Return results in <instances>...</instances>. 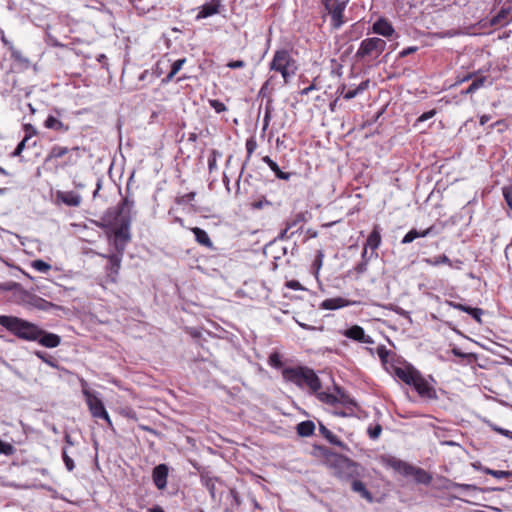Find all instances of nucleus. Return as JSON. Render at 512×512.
I'll list each match as a JSON object with an SVG mask.
<instances>
[{
	"label": "nucleus",
	"mask_w": 512,
	"mask_h": 512,
	"mask_svg": "<svg viewBox=\"0 0 512 512\" xmlns=\"http://www.w3.org/2000/svg\"><path fill=\"white\" fill-rule=\"evenodd\" d=\"M385 48V40L377 37L366 38L360 43V47L356 52V57L360 59H376L385 50Z\"/></svg>",
	"instance_id": "nucleus-6"
},
{
	"label": "nucleus",
	"mask_w": 512,
	"mask_h": 512,
	"mask_svg": "<svg viewBox=\"0 0 512 512\" xmlns=\"http://www.w3.org/2000/svg\"><path fill=\"white\" fill-rule=\"evenodd\" d=\"M286 381L292 382L300 388L307 387L311 393H316L321 388V382L316 373L308 367H288L282 372Z\"/></svg>",
	"instance_id": "nucleus-1"
},
{
	"label": "nucleus",
	"mask_w": 512,
	"mask_h": 512,
	"mask_svg": "<svg viewBox=\"0 0 512 512\" xmlns=\"http://www.w3.org/2000/svg\"><path fill=\"white\" fill-rule=\"evenodd\" d=\"M57 200L70 207H78L81 203V196L74 191H58Z\"/></svg>",
	"instance_id": "nucleus-20"
},
{
	"label": "nucleus",
	"mask_w": 512,
	"mask_h": 512,
	"mask_svg": "<svg viewBox=\"0 0 512 512\" xmlns=\"http://www.w3.org/2000/svg\"><path fill=\"white\" fill-rule=\"evenodd\" d=\"M350 304H351L350 301H348L344 298H341V297H337V298H329V299L324 300L321 303L320 307L325 310H335V309L349 306Z\"/></svg>",
	"instance_id": "nucleus-28"
},
{
	"label": "nucleus",
	"mask_w": 512,
	"mask_h": 512,
	"mask_svg": "<svg viewBox=\"0 0 512 512\" xmlns=\"http://www.w3.org/2000/svg\"><path fill=\"white\" fill-rule=\"evenodd\" d=\"M483 472L487 475H491L497 479L509 478L512 477V471H504V470H493L490 468H484Z\"/></svg>",
	"instance_id": "nucleus-41"
},
{
	"label": "nucleus",
	"mask_w": 512,
	"mask_h": 512,
	"mask_svg": "<svg viewBox=\"0 0 512 512\" xmlns=\"http://www.w3.org/2000/svg\"><path fill=\"white\" fill-rule=\"evenodd\" d=\"M185 62H186L185 58L176 60L172 64V67H171L172 74H177L180 71V69L182 68V66L184 65Z\"/></svg>",
	"instance_id": "nucleus-57"
},
{
	"label": "nucleus",
	"mask_w": 512,
	"mask_h": 512,
	"mask_svg": "<svg viewBox=\"0 0 512 512\" xmlns=\"http://www.w3.org/2000/svg\"><path fill=\"white\" fill-rule=\"evenodd\" d=\"M34 341L47 348H55L61 342V337L54 333H49L34 325Z\"/></svg>",
	"instance_id": "nucleus-12"
},
{
	"label": "nucleus",
	"mask_w": 512,
	"mask_h": 512,
	"mask_svg": "<svg viewBox=\"0 0 512 512\" xmlns=\"http://www.w3.org/2000/svg\"><path fill=\"white\" fill-rule=\"evenodd\" d=\"M196 196V193L195 192H190V193H187L185 195H182V196H179L176 198V203L178 205H184L192 200H194Z\"/></svg>",
	"instance_id": "nucleus-51"
},
{
	"label": "nucleus",
	"mask_w": 512,
	"mask_h": 512,
	"mask_svg": "<svg viewBox=\"0 0 512 512\" xmlns=\"http://www.w3.org/2000/svg\"><path fill=\"white\" fill-rule=\"evenodd\" d=\"M485 81H486V77L482 76V77H479L477 79H475L471 85L473 86V88H475V90L477 91L478 89H480L481 87L484 86L485 84Z\"/></svg>",
	"instance_id": "nucleus-59"
},
{
	"label": "nucleus",
	"mask_w": 512,
	"mask_h": 512,
	"mask_svg": "<svg viewBox=\"0 0 512 512\" xmlns=\"http://www.w3.org/2000/svg\"><path fill=\"white\" fill-rule=\"evenodd\" d=\"M392 368L394 375L397 376L407 385H411L412 383H414V379L419 373V371L414 369L412 366H406L404 368L392 366Z\"/></svg>",
	"instance_id": "nucleus-18"
},
{
	"label": "nucleus",
	"mask_w": 512,
	"mask_h": 512,
	"mask_svg": "<svg viewBox=\"0 0 512 512\" xmlns=\"http://www.w3.org/2000/svg\"><path fill=\"white\" fill-rule=\"evenodd\" d=\"M117 225L118 227L115 229L111 241L115 251L124 254L126 245L131 239L129 232L130 220L126 218L124 223H118Z\"/></svg>",
	"instance_id": "nucleus-8"
},
{
	"label": "nucleus",
	"mask_w": 512,
	"mask_h": 512,
	"mask_svg": "<svg viewBox=\"0 0 512 512\" xmlns=\"http://www.w3.org/2000/svg\"><path fill=\"white\" fill-rule=\"evenodd\" d=\"M54 307L55 306L52 303H50L40 297L34 296V309L36 308V309H40V310H47L49 308H54Z\"/></svg>",
	"instance_id": "nucleus-44"
},
{
	"label": "nucleus",
	"mask_w": 512,
	"mask_h": 512,
	"mask_svg": "<svg viewBox=\"0 0 512 512\" xmlns=\"http://www.w3.org/2000/svg\"><path fill=\"white\" fill-rule=\"evenodd\" d=\"M51 269V265L43 260H34V270L40 273H47Z\"/></svg>",
	"instance_id": "nucleus-46"
},
{
	"label": "nucleus",
	"mask_w": 512,
	"mask_h": 512,
	"mask_svg": "<svg viewBox=\"0 0 512 512\" xmlns=\"http://www.w3.org/2000/svg\"><path fill=\"white\" fill-rule=\"evenodd\" d=\"M262 161L270 167V169L275 173L277 178L282 179V180L290 179L292 173L281 171L278 164L275 161H273L269 156L263 157Z\"/></svg>",
	"instance_id": "nucleus-31"
},
{
	"label": "nucleus",
	"mask_w": 512,
	"mask_h": 512,
	"mask_svg": "<svg viewBox=\"0 0 512 512\" xmlns=\"http://www.w3.org/2000/svg\"><path fill=\"white\" fill-rule=\"evenodd\" d=\"M438 232L436 231L435 226H430L423 231H418L416 229H411L401 240L402 244H409L413 242L415 239L420 237H427L430 235H436Z\"/></svg>",
	"instance_id": "nucleus-19"
},
{
	"label": "nucleus",
	"mask_w": 512,
	"mask_h": 512,
	"mask_svg": "<svg viewBox=\"0 0 512 512\" xmlns=\"http://www.w3.org/2000/svg\"><path fill=\"white\" fill-rule=\"evenodd\" d=\"M44 126L47 129L66 132L68 131V126L64 125L58 118L55 116L49 115L47 119L44 121Z\"/></svg>",
	"instance_id": "nucleus-35"
},
{
	"label": "nucleus",
	"mask_w": 512,
	"mask_h": 512,
	"mask_svg": "<svg viewBox=\"0 0 512 512\" xmlns=\"http://www.w3.org/2000/svg\"><path fill=\"white\" fill-rule=\"evenodd\" d=\"M319 432L320 434L331 444L336 445L344 450H348V447L345 443L339 440L325 425L319 422Z\"/></svg>",
	"instance_id": "nucleus-26"
},
{
	"label": "nucleus",
	"mask_w": 512,
	"mask_h": 512,
	"mask_svg": "<svg viewBox=\"0 0 512 512\" xmlns=\"http://www.w3.org/2000/svg\"><path fill=\"white\" fill-rule=\"evenodd\" d=\"M0 325L15 336L32 340V324L14 316L0 315Z\"/></svg>",
	"instance_id": "nucleus-4"
},
{
	"label": "nucleus",
	"mask_w": 512,
	"mask_h": 512,
	"mask_svg": "<svg viewBox=\"0 0 512 512\" xmlns=\"http://www.w3.org/2000/svg\"><path fill=\"white\" fill-rule=\"evenodd\" d=\"M350 304H351L350 301H348L344 298H341V297H337V298H329V299L324 300L321 303L320 307L325 310H335V309L349 306Z\"/></svg>",
	"instance_id": "nucleus-27"
},
{
	"label": "nucleus",
	"mask_w": 512,
	"mask_h": 512,
	"mask_svg": "<svg viewBox=\"0 0 512 512\" xmlns=\"http://www.w3.org/2000/svg\"><path fill=\"white\" fill-rule=\"evenodd\" d=\"M0 325L15 336L32 340V324L14 316L0 315Z\"/></svg>",
	"instance_id": "nucleus-5"
},
{
	"label": "nucleus",
	"mask_w": 512,
	"mask_h": 512,
	"mask_svg": "<svg viewBox=\"0 0 512 512\" xmlns=\"http://www.w3.org/2000/svg\"><path fill=\"white\" fill-rule=\"evenodd\" d=\"M325 9L330 18L334 29H339L344 24V11L346 9V0H324Z\"/></svg>",
	"instance_id": "nucleus-7"
},
{
	"label": "nucleus",
	"mask_w": 512,
	"mask_h": 512,
	"mask_svg": "<svg viewBox=\"0 0 512 512\" xmlns=\"http://www.w3.org/2000/svg\"><path fill=\"white\" fill-rule=\"evenodd\" d=\"M270 119H271V111L269 110V108H266V112H265L264 119H263V128H262L263 132H265L266 129L268 128Z\"/></svg>",
	"instance_id": "nucleus-60"
},
{
	"label": "nucleus",
	"mask_w": 512,
	"mask_h": 512,
	"mask_svg": "<svg viewBox=\"0 0 512 512\" xmlns=\"http://www.w3.org/2000/svg\"><path fill=\"white\" fill-rule=\"evenodd\" d=\"M368 86H369V81L366 80V81L361 82L354 89L346 90V86L342 85L341 87L338 88V92H340V94L343 95V97L346 100H350V99L356 97L358 94L362 93L364 90H366L368 88Z\"/></svg>",
	"instance_id": "nucleus-25"
},
{
	"label": "nucleus",
	"mask_w": 512,
	"mask_h": 512,
	"mask_svg": "<svg viewBox=\"0 0 512 512\" xmlns=\"http://www.w3.org/2000/svg\"><path fill=\"white\" fill-rule=\"evenodd\" d=\"M222 3L221 0H211L209 3H206L199 7L198 14L196 15V20L204 19L220 12V7Z\"/></svg>",
	"instance_id": "nucleus-17"
},
{
	"label": "nucleus",
	"mask_w": 512,
	"mask_h": 512,
	"mask_svg": "<svg viewBox=\"0 0 512 512\" xmlns=\"http://www.w3.org/2000/svg\"><path fill=\"white\" fill-rule=\"evenodd\" d=\"M257 148V142L253 137H250L246 141V150L248 157H250Z\"/></svg>",
	"instance_id": "nucleus-56"
},
{
	"label": "nucleus",
	"mask_w": 512,
	"mask_h": 512,
	"mask_svg": "<svg viewBox=\"0 0 512 512\" xmlns=\"http://www.w3.org/2000/svg\"><path fill=\"white\" fill-rule=\"evenodd\" d=\"M416 50H417V47H414V46L407 47V48L403 49V50L400 52L399 56H400L401 58L406 57V56H408L409 54L414 53Z\"/></svg>",
	"instance_id": "nucleus-63"
},
{
	"label": "nucleus",
	"mask_w": 512,
	"mask_h": 512,
	"mask_svg": "<svg viewBox=\"0 0 512 512\" xmlns=\"http://www.w3.org/2000/svg\"><path fill=\"white\" fill-rule=\"evenodd\" d=\"M424 262L431 266H438L440 264L453 265L452 261L445 254L438 255L434 258H426Z\"/></svg>",
	"instance_id": "nucleus-39"
},
{
	"label": "nucleus",
	"mask_w": 512,
	"mask_h": 512,
	"mask_svg": "<svg viewBox=\"0 0 512 512\" xmlns=\"http://www.w3.org/2000/svg\"><path fill=\"white\" fill-rule=\"evenodd\" d=\"M503 196L508 207L512 210V185L503 188Z\"/></svg>",
	"instance_id": "nucleus-55"
},
{
	"label": "nucleus",
	"mask_w": 512,
	"mask_h": 512,
	"mask_svg": "<svg viewBox=\"0 0 512 512\" xmlns=\"http://www.w3.org/2000/svg\"><path fill=\"white\" fill-rule=\"evenodd\" d=\"M270 70L279 72L282 75L284 84H288L297 72L296 60L291 56L290 52L281 49L274 53L272 61L269 65Z\"/></svg>",
	"instance_id": "nucleus-2"
},
{
	"label": "nucleus",
	"mask_w": 512,
	"mask_h": 512,
	"mask_svg": "<svg viewBox=\"0 0 512 512\" xmlns=\"http://www.w3.org/2000/svg\"><path fill=\"white\" fill-rule=\"evenodd\" d=\"M0 290L11 292L9 300L14 303L21 304L30 302V294L23 290L21 285L16 282L0 283Z\"/></svg>",
	"instance_id": "nucleus-11"
},
{
	"label": "nucleus",
	"mask_w": 512,
	"mask_h": 512,
	"mask_svg": "<svg viewBox=\"0 0 512 512\" xmlns=\"http://www.w3.org/2000/svg\"><path fill=\"white\" fill-rule=\"evenodd\" d=\"M268 362L275 368H280L282 366L280 355L277 352L270 354Z\"/></svg>",
	"instance_id": "nucleus-54"
},
{
	"label": "nucleus",
	"mask_w": 512,
	"mask_h": 512,
	"mask_svg": "<svg viewBox=\"0 0 512 512\" xmlns=\"http://www.w3.org/2000/svg\"><path fill=\"white\" fill-rule=\"evenodd\" d=\"M209 104L217 113H221L227 110L225 104L217 99L209 100Z\"/></svg>",
	"instance_id": "nucleus-53"
},
{
	"label": "nucleus",
	"mask_w": 512,
	"mask_h": 512,
	"mask_svg": "<svg viewBox=\"0 0 512 512\" xmlns=\"http://www.w3.org/2000/svg\"><path fill=\"white\" fill-rule=\"evenodd\" d=\"M381 244V235L378 225L373 227V230L369 234L366 242V247H370L372 250H376Z\"/></svg>",
	"instance_id": "nucleus-33"
},
{
	"label": "nucleus",
	"mask_w": 512,
	"mask_h": 512,
	"mask_svg": "<svg viewBox=\"0 0 512 512\" xmlns=\"http://www.w3.org/2000/svg\"><path fill=\"white\" fill-rule=\"evenodd\" d=\"M372 30L374 33L379 34L384 37H390L395 32L391 23L385 18L378 19L372 26Z\"/></svg>",
	"instance_id": "nucleus-21"
},
{
	"label": "nucleus",
	"mask_w": 512,
	"mask_h": 512,
	"mask_svg": "<svg viewBox=\"0 0 512 512\" xmlns=\"http://www.w3.org/2000/svg\"><path fill=\"white\" fill-rule=\"evenodd\" d=\"M221 156V153L217 150H212L209 158H208V169L209 172H212L217 168V158Z\"/></svg>",
	"instance_id": "nucleus-45"
},
{
	"label": "nucleus",
	"mask_w": 512,
	"mask_h": 512,
	"mask_svg": "<svg viewBox=\"0 0 512 512\" xmlns=\"http://www.w3.org/2000/svg\"><path fill=\"white\" fill-rule=\"evenodd\" d=\"M318 398H319V400H321L327 404H335L337 402V397L330 393H325V392L319 393Z\"/></svg>",
	"instance_id": "nucleus-50"
},
{
	"label": "nucleus",
	"mask_w": 512,
	"mask_h": 512,
	"mask_svg": "<svg viewBox=\"0 0 512 512\" xmlns=\"http://www.w3.org/2000/svg\"><path fill=\"white\" fill-rule=\"evenodd\" d=\"M133 206V200H130L128 197L124 198L116 209L107 211L106 220L114 224L124 223L126 218L131 221L130 214Z\"/></svg>",
	"instance_id": "nucleus-9"
},
{
	"label": "nucleus",
	"mask_w": 512,
	"mask_h": 512,
	"mask_svg": "<svg viewBox=\"0 0 512 512\" xmlns=\"http://www.w3.org/2000/svg\"><path fill=\"white\" fill-rule=\"evenodd\" d=\"M62 458L68 471H72L75 468L73 459L68 455L67 449L64 447L62 450Z\"/></svg>",
	"instance_id": "nucleus-48"
},
{
	"label": "nucleus",
	"mask_w": 512,
	"mask_h": 512,
	"mask_svg": "<svg viewBox=\"0 0 512 512\" xmlns=\"http://www.w3.org/2000/svg\"><path fill=\"white\" fill-rule=\"evenodd\" d=\"M367 266H368V260H362L360 263H358L355 266V271L358 274H362V273L366 272Z\"/></svg>",
	"instance_id": "nucleus-58"
},
{
	"label": "nucleus",
	"mask_w": 512,
	"mask_h": 512,
	"mask_svg": "<svg viewBox=\"0 0 512 512\" xmlns=\"http://www.w3.org/2000/svg\"><path fill=\"white\" fill-rule=\"evenodd\" d=\"M376 353H377L378 357L380 358L383 366H386L388 363V357L390 355V351L384 345H380L377 347Z\"/></svg>",
	"instance_id": "nucleus-43"
},
{
	"label": "nucleus",
	"mask_w": 512,
	"mask_h": 512,
	"mask_svg": "<svg viewBox=\"0 0 512 512\" xmlns=\"http://www.w3.org/2000/svg\"><path fill=\"white\" fill-rule=\"evenodd\" d=\"M100 256L108 260V264L106 266L107 276L111 279L112 282H116V278L121 268L123 254L115 251V253L108 255L100 254Z\"/></svg>",
	"instance_id": "nucleus-13"
},
{
	"label": "nucleus",
	"mask_w": 512,
	"mask_h": 512,
	"mask_svg": "<svg viewBox=\"0 0 512 512\" xmlns=\"http://www.w3.org/2000/svg\"><path fill=\"white\" fill-rule=\"evenodd\" d=\"M304 221V215L302 213H299L295 216V219L291 222H288V228H292L293 226H296L299 222Z\"/></svg>",
	"instance_id": "nucleus-62"
},
{
	"label": "nucleus",
	"mask_w": 512,
	"mask_h": 512,
	"mask_svg": "<svg viewBox=\"0 0 512 512\" xmlns=\"http://www.w3.org/2000/svg\"><path fill=\"white\" fill-rule=\"evenodd\" d=\"M390 465L398 472L405 476H409L413 473L414 466L399 460V459H392L390 461Z\"/></svg>",
	"instance_id": "nucleus-34"
},
{
	"label": "nucleus",
	"mask_w": 512,
	"mask_h": 512,
	"mask_svg": "<svg viewBox=\"0 0 512 512\" xmlns=\"http://www.w3.org/2000/svg\"><path fill=\"white\" fill-rule=\"evenodd\" d=\"M70 151V149H68L67 147H62V146H58V145H55L51 148L50 150V153H49V156H48V159H58V158H62L63 156H65L68 152ZM72 152H75L77 154V156H80L79 155V152L81 151V148L78 147V146H75L71 149Z\"/></svg>",
	"instance_id": "nucleus-30"
},
{
	"label": "nucleus",
	"mask_w": 512,
	"mask_h": 512,
	"mask_svg": "<svg viewBox=\"0 0 512 512\" xmlns=\"http://www.w3.org/2000/svg\"><path fill=\"white\" fill-rule=\"evenodd\" d=\"M344 336L347 338H350L352 340L361 342V343H367V344H373V339L365 334L364 329L361 326L354 325L344 331Z\"/></svg>",
	"instance_id": "nucleus-16"
},
{
	"label": "nucleus",
	"mask_w": 512,
	"mask_h": 512,
	"mask_svg": "<svg viewBox=\"0 0 512 512\" xmlns=\"http://www.w3.org/2000/svg\"><path fill=\"white\" fill-rule=\"evenodd\" d=\"M32 126L30 124H24V128H25V136L24 138L22 139V141L19 142V144L17 145L16 149L12 152V156L13 157H16V156H19L21 154V152L23 151L24 147H25V144L26 142L30 139V137L32 136V131H30V128Z\"/></svg>",
	"instance_id": "nucleus-37"
},
{
	"label": "nucleus",
	"mask_w": 512,
	"mask_h": 512,
	"mask_svg": "<svg viewBox=\"0 0 512 512\" xmlns=\"http://www.w3.org/2000/svg\"><path fill=\"white\" fill-rule=\"evenodd\" d=\"M328 468L335 477L341 480L359 478L363 470L357 462L341 454H337Z\"/></svg>",
	"instance_id": "nucleus-3"
},
{
	"label": "nucleus",
	"mask_w": 512,
	"mask_h": 512,
	"mask_svg": "<svg viewBox=\"0 0 512 512\" xmlns=\"http://www.w3.org/2000/svg\"><path fill=\"white\" fill-rule=\"evenodd\" d=\"M167 478H168V466L166 464H159L154 467L152 471V479L155 486L163 490L167 486Z\"/></svg>",
	"instance_id": "nucleus-15"
},
{
	"label": "nucleus",
	"mask_w": 512,
	"mask_h": 512,
	"mask_svg": "<svg viewBox=\"0 0 512 512\" xmlns=\"http://www.w3.org/2000/svg\"><path fill=\"white\" fill-rule=\"evenodd\" d=\"M192 232L195 236L196 241L208 248H211L213 246V243L211 239L209 238L207 232L199 227L192 228Z\"/></svg>",
	"instance_id": "nucleus-36"
},
{
	"label": "nucleus",
	"mask_w": 512,
	"mask_h": 512,
	"mask_svg": "<svg viewBox=\"0 0 512 512\" xmlns=\"http://www.w3.org/2000/svg\"><path fill=\"white\" fill-rule=\"evenodd\" d=\"M351 489L353 492L359 494L363 499L368 502H373L374 498L372 493L366 488L365 484L358 480V478H354L351 480Z\"/></svg>",
	"instance_id": "nucleus-24"
},
{
	"label": "nucleus",
	"mask_w": 512,
	"mask_h": 512,
	"mask_svg": "<svg viewBox=\"0 0 512 512\" xmlns=\"http://www.w3.org/2000/svg\"><path fill=\"white\" fill-rule=\"evenodd\" d=\"M86 396V402L93 417L104 419L108 424H111L110 417L102 403V401L88 390L83 391Z\"/></svg>",
	"instance_id": "nucleus-10"
},
{
	"label": "nucleus",
	"mask_w": 512,
	"mask_h": 512,
	"mask_svg": "<svg viewBox=\"0 0 512 512\" xmlns=\"http://www.w3.org/2000/svg\"><path fill=\"white\" fill-rule=\"evenodd\" d=\"M449 488H457L465 491H478L480 490L477 486L472 484H461L456 482H451Z\"/></svg>",
	"instance_id": "nucleus-47"
},
{
	"label": "nucleus",
	"mask_w": 512,
	"mask_h": 512,
	"mask_svg": "<svg viewBox=\"0 0 512 512\" xmlns=\"http://www.w3.org/2000/svg\"><path fill=\"white\" fill-rule=\"evenodd\" d=\"M338 453H335L325 446L315 445L313 447V455L323 460V463L329 467Z\"/></svg>",
	"instance_id": "nucleus-23"
},
{
	"label": "nucleus",
	"mask_w": 512,
	"mask_h": 512,
	"mask_svg": "<svg viewBox=\"0 0 512 512\" xmlns=\"http://www.w3.org/2000/svg\"><path fill=\"white\" fill-rule=\"evenodd\" d=\"M227 67L231 69L243 68L245 67V62L242 60L230 61L227 63Z\"/></svg>",
	"instance_id": "nucleus-61"
},
{
	"label": "nucleus",
	"mask_w": 512,
	"mask_h": 512,
	"mask_svg": "<svg viewBox=\"0 0 512 512\" xmlns=\"http://www.w3.org/2000/svg\"><path fill=\"white\" fill-rule=\"evenodd\" d=\"M14 447L5 441L0 440V454H4L6 456H9L13 454Z\"/></svg>",
	"instance_id": "nucleus-49"
},
{
	"label": "nucleus",
	"mask_w": 512,
	"mask_h": 512,
	"mask_svg": "<svg viewBox=\"0 0 512 512\" xmlns=\"http://www.w3.org/2000/svg\"><path fill=\"white\" fill-rule=\"evenodd\" d=\"M296 431L301 437H309L314 434L315 424L311 420L302 421L297 425Z\"/></svg>",
	"instance_id": "nucleus-32"
},
{
	"label": "nucleus",
	"mask_w": 512,
	"mask_h": 512,
	"mask_svg": "<svg viewBox=\"0 0 512 512\" xmlns=\"http://www.w3.org/2000/svg\"><path fill=\"white\" fill-rule=\"evenodd\" d=\"M416 481L422 484H429L432 480L431 475L422 468L414 467L413 473Z\"/></svg>",
	"instance_id": "nucleus-38"
},
{
	"label": "nucleus",
	"mask_w": 512,
	"mask_h": 512,
	"mask_svg": "<svg viewBox=\"0 0 512 512\" xmlns=\"http://www.w3.org/2000/svg\"><path fill=\"white\" fill-rule=\"evenodd\" d=\"M511 11V8H502L492 19H491V25H499L502 23L504 19L507 18Z\"/></svg>",
	"instance_id": "nucleus-42"
},
{
	"label": "nucleus",
	"mask_w": 512,
	"mask_h": 512,
	"mask_svg": "<svg viewBox=\"0 0 512 512\" xmlns=\"http://www.w3.org/2000/svg\"><path fill=\"white\" fill-rule=\"evenodd\" d=\"M447 304L454 309L463 311L471 315L478 323L482 322L481 316L483 315V310L481 308H473L453 301H448Z\"/></svg>",
	"instance_id": "nucleus-22"
},
{
	"label": "nucleus",
	"mask_w": 512,
	"mask_h": 512,
	"mask_svg": "<svg viewBox=\"0 0 512 512\" xmlns=\"http://www.w3.org/2000/svg\"><path fill=\"white\" fill-rule=\"evenodd\" d=\"M34 354L38 358H40L42 361L47 363L49 366H51L53 368H57L58 367V361L52 355H50V354H48V353H46L44 351H35Z\"/></svg>",
	"instance_id": "nucleus-40"
},
{
	"label": "nucleus",
	"mask_w": 512,
	"mask_h": 512,
	"mask_svg": "<svg viewBox=\"0 0 512 512\" xmlns=\"http://www.w3.org/2000/svg\"><path fill=\"white\" fill-rule=\"evenodd\" d=\"M435 115V110H430L428 112L423 113L419 118L418 121H426L430 118H432Z\"/></svg>",
	"instance_id": "nucleus-64"
},
{
	"label": "nucleus",
	"mask_w": 512,
	"mask_h": 512,
	"mask_svg": "<svg viewBox=\"0 0 512 512\" xmlns=\"http://www.w3.org/2000/svg\"><path fill=\"white\" fill-rule=\"evenodd\" d=\"M218 482V478L210 476L208 473L201 474V483L203 486L207 488L209 491L211 498L213 500L216 499V484Z\"/></svg>",
	"instance_id": "nucleus-29"
},
{
	"label": "nucleus",
	"mask_w": 512,
	"mask_h": 512,
	"mask_svg": "<svg viewBox=\"0 0 512 512\" xmlns=\"http://www.w3.org/2000/svg\"><path fill=\"white\" fill-rule=\"evenodd\" d=\"M417 393L422 397L426 399H436L437 394L436 390L428 383L427 380H425L420 372L417 374V376L414 379V383L411 384Z\"/></svg>",
	"instance_id": "nucleus-14"
},
{
	"label": "nucleus",
	"mask_w": 512,
	"mask_h": 512,
	"mask_svg": "<svg viewBox=\"0 0 512 512\" xmlns=\"http://www.w3.org/2000/svg\"><path fill=\"white\" fill-rule=\"evenodd\" d=\"M382 432V426L380 424H376L373 427H369L367 433L371 439H377Z\"/></svg>",
	"instance_id": "nucleus-52"
}]
</instances>
